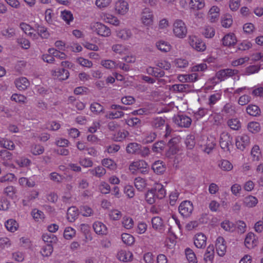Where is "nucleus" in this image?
<instances>
[{
	"mask_svg": "<svg viewBox=\"0 0 263 263\" xmlns=\"http://www.w3.org/2000/svg\"><path fill=\"white\" fill-rule=\"evenodd\" d=\"M156 46L157 48L163 52H167L170 51L171 49V45L163 40H160L156 43Z\"/></svg>",
	"mask_w": 263,
	"mask_h": 263,
	"instance_id": "nucleus-29",
	"label": "nucleus"
},
{
	"mask_svg": "<svg viewBox=\"0 0 263 263\" xmlns=\"http://www.w3.org/2000/svg\"><path fill=\"white\" fill-rule=\"evenodd\" d=\"M206 237L203 233L196 234L194 237L195 246L198 249L204 248L206 246Z\"/></svg>",
	"mask_w": 263,
	"mask_h": 263,
	"instance_id": "nucleus-14",
	"label": "nucleus"
},
{
	"mask_svg": "<svg viewBox=\"0 0 263 263\" xmlns=\"http://www.w3.org/2000/svg\"><path fill=\"white\" fill-rule=\"evenodd\" d=\"M43 241L48 243H55L57 237L52 233H45L42 236Z\"/></svg>",
	"mask_w": 263,
	"mask_h": 263,
	"instance_id": "nucleus-60",
	"label": "nucleus"
},
{
	"mask_svg": "<svg viewBox=\"0 0 263 263\" xmlns=\"http://www.w3.org/2000/svg\"><path fill=\"white\" fill-rule=\"evenodd\" d=\"M92 227L95 232L98 235H105L107 233L106 226L102 222L96 221Z\"/></svg>",
	"mask_w": 263,
	"mask_h": 263,
	"instance_id": "nucleus-19",
	"label": "nucleus"
},
{
	"mask_svg": "<svg viewBox=\"0 0 263 263\" xmlns=\"http://www.w3.org/2000/svg\"><path fill=\"white\" fill-rule=\"evenodd\" d=\"M214 256V247L213 245H210L206 249L204 255V260L205 263H212Z\"/></svg>",
	"mask_w": 263,
	"mask_h": 263,
	"instance_id": "nucleus-27",
	"label": "nucleus"
},
{
	"mask_svg": "<svg viewBox=\"0 0 263 263\" xmlns=\"http://www.w3.org/2000/svg\"><path fill=\"white\" fill-rule=\"evenodd\" d=\"M90 109L96 115H99L104 110V107L97 102H93L90 104Z\"/></svg>",
	"mask_w": 263,
	"mask_h": 263,
	"instance_id": "nucleus-47",
	"label": "nucleus"
},
{
	"mask_svg": "<svg viewBox=\"0 0 263 263\" xmlns=\"http://www.w3.org/2000/svg\"><path fill=\"white\" fill-rule=\"evenodd\" d=\"M53 252V248L51 245H47L41 249V254L43 257H49Z\"/></svg>",
	"mask_w": 263,
	"mask_h": 263,
	"instance_id": "nucleus-61",
	"label": "nucleus"
},
{
	"mask_svg": "<svg viewBox=\"0 0 263 263\" xmlns=\"http://www.w3.org/2000/svg\"><path fill=\"white\" fill-rule=\"evenodd\" d=\"M117 256L120 261L127 262L132 259L133 254L130 251L121 250L118 253Z\"/></svg>",
	"mask_w": 263,
	"mask_h": 263,
	"instance_id": "nucleus-25",
	"label": "nucleus"
},
{
	"mask_svg": "<svg viewBox=\"0 0 263 263\" xmlns=\"http://www.w3.org/2000/svg\"><path fill=\"white\" fill-rule=\"evenodd\" d=\"M101 18L105 22L117 26L120 24V21L113 15L109 13H102Z\"/></svg>",
	"mask_w": 263,
	"mask_h": 263,
	"instance_id": "nucleus-17",
	"label": "nucleus"
},
{
	"mask_svg": "<svg viewBox=\"0 0 263 263\" xmlns=\"http://www.w3.org/2000/svg\"><path fill=\"white\" fill-rule=\"evenodd\" d=\"M135 222L132 218L129 216H124L122 220V224L126 229H131L133 228Z\"/></svg>",
	"mask_w": 263,
	"mask_h": 263,
	"instance_id": "nucleus-45",
	"label": "nucleus"
},
{
	"mask_svg": "<svg viewBox=\"0 0 263 263\" xmlns=\"http://www.w3.org/2000/svg\"><path fill=\"white\" fill-rule=\"evenodd\" d=\"M88 172L93 176L101 178L106 174V171L104 167L99 165L93 168L88 170Z\"/></svg>",
	"mask_w": 263,
	"mask_h": 263,
	"instance_id": "nucleus-24",
	"label": "nucleus"
},
{
	"mask_svg": "<svg viewBox=\"0 0 263 263\" xmlns=\"http://www.w3.org/2000/svg\"><path fill=\"white\" fill-rule=\"evenodd\" d=\"M79 163L84 167H90L93 165V162L90 158H80Z\"/></svg>",
	"mask_w": 263,
	"mask_h": 263,
	"instance_id": "nucleus-63",
	"label": "nucleus"
},
{
	"mask_svg": "<svg viewBox=\"0 0 263 263\" xmlns=\"http://www.w3.org/2000/svg\"><path fill=\"white\" fill-rule=\"evenodd\" d=\"M111 50L116 54L123 55L126 54L128 51L127 47L122 44H116L111 46Z\"/></svg>",
	"mask_w": 263,
	"mask_h": 263,
	"instance_id": "nucleus-30",
	"label": "nucleus"
},
{
	"mask_svg": "<svg viewBox=\"0 0 263 263\" xmlns=\"http://www.w3.org/2000/svg\"><path fill=\"white\" fill-rule=\"evenodd\" d=\"M216 249L220 256H223L226 252L227 247L223 237H218L216 241Z\"/></svg>",
	"mask_w": 263,
	"mask_h": 263,
	"instance_id": "nucleus-15",
	"label": "nucleus"
},
{
	"mask_svg": "<svg viewBox=\"0 0 263 263\" xmlns=\"http://www.w3.org/2000/svg\"><path fill=\"white\" fill-rule=\"evenodd\" d=\"M171 90L175 92H186L191 89V86L185 84H176L173 85Z\"/></svg>",
	"mask_w": 263,
	"mask_h": 263,
	"instance_id": "nucleus-22",
	"label": "nucleus"
},
{
	"mask_svg": "<svg viewBox=\"0 0 263 263\" xmlns=\"http://www.w3.org/2000/svg\"><path fill=\"white\" fill-rule=\"evenodd\" d=\"M53 74L60 80H66L69 77L68 70L64 68L57 69L54 71Z\"/></svg>",
	"mask_w": 263,
	"mask_h": 263,
	"instance_id": "nucleus-40",
	"label": "nucleus"
},
{
	"mask_svg": "<svg viewBox=\"0 0 263 263\" xmlns=\"http://www.w3.org/2000/svg\"><path fill=\"white\" fill-rule=\"evenodd\" d=\"M221 227L226 231L228 232H233L235 230L234 223L227 220L221 223Z\"/></svg>",
	"mask_w": 263,
	"mask_h": 263,
	"instance_id": "nucleus-58",
	"label": "nucleus"
},
{
	"mask_svg": "<svg viewBox=\"0 0 263 263\" xmlns=\"http://www.w3.org/2000/svg\"><path fill=\"white\" fill-rule=\"evenodd\" d=\"M237 70L228 68L218 71L216 73V77L220 81H222L227 79L229 77L237 74Z\"/></svg>",
	"mask_w": 263,
	"mask_h": 263,
	"instance_id": "nucleus-10",
	"label": "nucleus"
},
{
	"mask_svg": "<svg viewBox=\"0 0 263 263\" xmlns=\"http://www.w3.org/2000/svg\"><path fill=\"white\" fill-rule=\"evenodd\" d=\"M15 84L20 90H25L29 87L30 83L26 78L21 77L15 80Z\"/></svg>",
	"mask_w": 263,
	"mask_h": 263,
	"instance_id": "nucleus-20",
	"label": "nucleus"
},
{
	"mask_svg": "<svg viewBox=\"0 0 263 263\" xmlns=\"http://www.w3.org/2000/svg\"><path fill=\"white\" fill-rule=\"evenodd\" d=\"M186 257L189 263H197V259L193 251L187 248L185 250Z\"/></svg>",
	"mask_w": 263,
	"mask_h": 263,
	"instance_id": "nucleus-43",
	"label": "nucleus"
},
{
	"mask_svg": "<svg viewBox=\"0 0 263 263\" xmlns=\"http://www.w3.org/2000/svg\"><path fill=\"white\" fill-rule=\"evenodd\" d=\"M189 43L190 45L197 51H203L206 49L205 44L201 39L196 36H190Z\"/></svg>",
	"mask_w": 263,
	"mask_h": 263,
	"instance_id": "nucleus-5",
	"label": "nucleus"
},
{
	"mask_svg": "<svg viewBox=\"0 0 263 263\" xmlns=\"http://www.w3.org/2000/svg\"><path fill=\"white\" fill-rule=\"evenodd\" d=\"M222 42L224 46H230L235 45L237 42V40L235 34L230 33L226 34L222 38Z\"/></svg>",
	"mask_w": 263,
	"mask_h": 263,
	"instance_id": "nucleus-21",
	"label": "nucleus"
},
{
	"mask_svg": "<svg viewBox=\"0 0 263 263\" xmlns=\"http://www.w3.org/2000/svg\"><path fill=\"white\" fill-rule=\"evenodd\" d=\"M153 190H154L156 197L158 199H162L166 195V191L164 186L160 183L156 184L154 189Z\"/></svg>",
	"mask_w": 263,
	"mask_h": 263,
	"instance_id": "nucleus-28",
	"label": "nucleus"
},
{
	"mask_svg": "<svg viewBox=\"0 0 263 263\" xmlns=\"http://www.w3.org/2000/svg\"><path fill=\"white\" fill-rule=\"evenodd\" d=\"M228 125L233 130H238L241 127V123L237 118L231 119L228 121Z\"/></svg>",
	"mask_w": 263,
	"mask_h": 263,
	"instance_id": "nucleus-53",
	"label": "nucleus"
},
{
	"mask_svg": "<svg viewBox=\"0 0 263 263\" xmlns=\"http://www.w3.org/2000/svg\"><path fill=\"white\" fill-rule=\"evenodd\" d=\"M124 113L121 110H115L114 111H107L105 114V118L108 119H115L122 117Z\"/></svg>",
	"mask_w": 263,
	"mask_h": 263,
	"instance_id": "nucleus-35",
	"label": "nucleus"
},
{
	"mask_svg": "<svg viewBox=\"0 0 263 263\" xmlns=\"http://www.w3.org/2000/svg\"><path fill=\"white\" fill-rule=\"evenodd\" d=\"M219 8L217 6H213L208 13V18L212 23L216 22L219 17Z\"/></svg>",
	"mask_w": 263,
	"mask_h": 263,
	"instance_id": "nucleus-23",
	"label": "nucleus"
},
{
	"mask_svg": "<svg viewBox=\"0 0 263 263\" xmlns=\"http://www.w3.org/2000/svg\"><path fill=\"white\" fill-rule=\"evenodd\" d=\"M221 112L223 114L232 116L235 114V108L234 105L231 103H226L223 107Z\"/></svg>",
	"mask_w": 263,
	"mask_h": 263,
	"instance_id": "nucleus-36",
	"label": "nucleus"
},
{
	"mask_svg": "<svg viewBox=\"0 0 263 263\" xmlns=\"http://www.w3.org/2000/svg\"><path fill=\"white\" fill-rule=\"evenodd\" d=\"M156 138V134L154 132H148L143 134L142 136V141L144 144L152 142Z\"/></svg>",
	"mask_w": 263,
	"mask_h": 263,
	"instance_id": "nucleus-41",
	"label": "nucleus"
},
{
	"mask_svg": "<svg viewBox=\"0 0 263 263\" xmlns=\"http://www.w3.org/2000/svg\"><path fill=\"white\" fill-rule=\"evenodd\" d=\"M100 64L106 69H116L117 62L111 60H102L100 62Z\"/></svg>",
	"mask_w": 263,
	"mask_h": 263,
	"instance_id": "nucleus-42",
	"label": "nucleus"
},
{
	"mask_svg": "<svg viewBox=\"0 0 263 263\" xmlns=\"http://www.w3.org/2000/svg\"><path fill=\"white\" fill-rule=\"evenodd\" d=\"M232 137L227 133H223L220 137L219 143L220 147L224 151H229L232 145Z\"/></svg>",
	"mask_w": 263,
	"mask_h": 263,
	"instance_id": "nucleus-11",
	"label": "nucleus"
},
{
	"mask_svg": "<svg viewBox=\"0 0 263 263\" xmlns=\"http://www.w3.org/2000/svg\"><path fill=\"white\" fill-rule=\"evenodd\" d=\"M173 32L175 37L184 39L187 33V27L185 23L180 19L175 20L173 24Z\"/></svg>",
	"mask_w": 263,
	"mask_h": 263,
	"instance_id": "nucleus-1",
	"label": "nucleus"
},
{
	"mask_svg": "<svg viewBox=\"0 0 263 263\" xmlns=\"http://www.w3.org/2000/svg\"><path fill=\"white\" fill-rule=\"evenodd\" d=\"M19 27L24 33L31 39L35 40L37 38V35L34 32L35 29L29 24L25 22H21L19 24Z\"/></svg>",
	"mask_w": 263,
	"mask_h": 263,
	"instance_id": "nucleus-13",
	"label": "nucleus"
},
{
	"mask_svg": "<svg viewBox=\"0 0 263 263\" xmlns=\"http://www.w3.org/2000/svg\"><path fill=\"white\" fill-rule=\"evenodd\" d=\"M140 147L141 145L137 143L132 142L127 145L126 151L127 153L130 154H138Z\"/></svg>",
	"mask_w": 263,
	"mask_h": 263,
	"instance_id": "nucleus-34",
	"label": "nucleus"
},
{
	"mask_svg": "<svg viewBox=\"0 0 263 263\" xmlns=\"http://www.w3.org/2000/svg\"><path fill=\"white\" fill-rule=\"evenodd\" d=\"M156 198L157 197L155 195V192L153 189L149 190L145 194V200L146 202L150 204L155 202Z\"/></svg>",
	"mask_w": 263,
	"mask_h": 263,
	"instance_id": "nucleus-57",
	"label": "nucleus"
},
{
	"mask_svg": "<svg viewBox=\"0 0 263 263\" xmlns=\"http://www.w3.org/2000/svg\"><path fill=\"white\" fill-rule=\"evenodd\" d=\"M249 131L253 134L258 133L260 130V126L258 122H251L248 124L247 126Z\"/></svg>",
	"mask_w": 263,
	"mask_h": 263,
	"instance_id": "nucleus-51",
	"label": "nucleus"
},
{
	"mask_svg": "<svg viewBox=\"0 0 263 263\" xmlns=\"http://www.w3.org/2000/svg\"><path fill=\"white\" fill-rule=\"evenodd\" d=\"M246 111L248 114L252 116H257L260 112L259 108L255 105H249L247 107Z\"/></svg>",
	"mask_w": 263,
	"mask_h": 263,
	"instance_id": "nucleus-52",
	"label": "nucleus"
},
{
	"mask_svg": "<svg viewBox=\"0 0 263 263\" xmlns=\"http://www.w3.org/2000/svg\"><path fill=\"white\" fill-rule=\"evenodd\" d=\"M251 156L253 161H259L261 158V151L258 145H254L251 152Z\"/></svg>",
	"mask_w": 263,
	"mask_h": 263,
	"instance_id": "nucleus-32",
	"label": "nucleus"
},
{
	"mask_svg": "<svg viewBox=\"0 0 263 263\" xmlns=\"http://www.w3.org/2000/svg\"><path fill=\"white\" fill-rule=\"evenodd\" d=\"M153 228L155 230H160L162 229L163 222L161 218L160 217H154L151 220Z\"/></svg>",
	"mask_w": 263,
	"mask_h": 263,
	"instance_id": "nucleus-49",
	"label": "nucleus"
},
{
	"mask_svg": "<svg viewBox=\"0 0 263 263\" xmlns=\"http://www.w3.org/2000/svg\"><path fill=\"white\" fill-rule=\"evenodd\" d=\"M101 164L103 167H106L110 170H115L117 168L115 162L109 158H104L102 160Z\"/></svg>",
	"mask_w": 263,
	"mask_h": 263,
	"instance_id": "nucleus-39",
	"label": "nucleus"
},
{
	"mask_svg": "<svg viewBox=\"0 0 263 263\" xmlns=\"http://www.w3.org/2000/svg\"><path fill=\"white\" fill-rule=\"evenodd\" d=\"M218 166L223 171L229 172L233 168V164L228 160H221L218 162Z\"/></svg>",
	"mask_w": 263,
	"mask_h": 263,
	"instance_id": "nucleus-38",
	"label": "nucleus"
},
{
	"mask_svg": "<svg viewBox=\"0 0 263 263\" xmlns=\"http://www.w3.org/2000/svg\"><path fill=\"white\" fill-rule=\"evenodd\" d=\"M0 146L11 151L13 150L15 147L13 142L7 139H0Z\"/></svg>",
	"mask_w": 263,
	"mask_h": 263,
	"instance_id": "nucleus-46",
	"label": "nucleus"
},
{
	"mask_svg": "<svg viewBox=\"0 0 263 263\" xmlns=\"http://www.w3.org/2000/svg\"><path fill=\"white\" fill-rule=\"evenodd\" d=\"M190 6L192 9H201L204 6V2L203 0H191Z\"/></svg>",
	"mask_w": 263,
	"mask_h": 263,
	"instance_id": "nucleus-48",
	"label": "nucleus"
},
{
	"mask_svg": "<svg viewBox=\"0 0 263 263\" xmlns=\"http://www.w3.org/2000/svg\"><path fill=\"white\" fill-rule=\"evenodd\" d=\"M250 143V137L247 135L242 134L236 138V146L241 151H243Z\"/></svg>",
	"mask_w": 263,
	"mask_h": 263,
	"instance_id": "nucleus-12",
	"label": "nucleus"
},
{
	"mask_svg": "<svg viewBox=\"0 0 263 263\" xmlns=\"http://www.w3.org/2000/svg\"><path fill=\"white\" fill-rule=\"evenodd\" d=\"M78 210L75 206L69 208L67 210V218L69 221L73 222L78 216Z\"/></svg>",
	"mask_w": 263,
	"mask_h": 263,
	"instance_id": "nucleus-31",
	"label": "nucleus"
},
{
	"mask_svg": "<svg viewBox=\"0 0 263 263\" xmlns=\"http://www.w3.org/2000/svg\"><path fill=\"white\" fill-rule=\"evenodd\" d=\"M258 199L255 196L249 195L244 198L243 204L249 208L255 206L258 203Z\"/></svg>",
	"mask_w": 263,
	"mask_h": 263,
	"instance_id": "nucleus-26",
	"label": "nucleus"
},
{
	"mask_svg": "<svg viewBox=\"0 0 263 263\" xmlns=\"http://www.w3.org/2000/svg\"><path fill=\"white\" fill-rule=\"evenodd\" d=\"M1 34L6 38L10 39L13 37L15 35V30L13 28H8L1 31Z\"/></svg>",
	"mask_w": 263,
	"mask_h": 263,
	"instance_id": "nucleus-62",
	"label": "nucleus"
},
{
	"mask_svg": "<svg viewBox=\"0 0 263 263\" xmlns=\"http://www.w3.org/2000/svg\"><path fill=\"white\" fill-rule=\"evenodd\" d=\"M61 17L67 24H69L73 20L72 13L68 10L61 11Z\"/></svg>",
	"mask_w": 263,
	"mask_h": 263,
	"instance_id": "nucleus-50",
	"label": "nucleus"
},
{
	"mask_svg": "<svg viewBox=\"0 0 263 263\" xmlns=\"http://www.w3.org/2000/svg\"><path fill=\"white\" fill-rule=\"evenodd\" d=\"M116 33L117 37L122 41H127L133 36L131 30L127 28L117 30Z\"/></svg>",
	"mask_w": 263,
	"mask_h": 263,
	"instance_id": "nucleus-16",
	"label": "nucleus"
},
{
	"mask_svg": "<svg viewBox=\"0 0 263 263\" xmlns=\"http://www.w3.org/2000/svg\"><path fill=\"white\" fill-rule=\"evenodd\" d=\"M129 170L132 173L139 171L142 174H146L148 172L147 163L143 160H138L132 162L129 165Z\"/></svg>",
	"mask_w": 263,
	"mask_h": 263,
	"instance_id": "nucleus-4",
	"label": "nucleus"
},
{
	"mask_svg": "<svg viewBox=\"0 0 263 263\" xmlns=\"http://www.w3.org/2000/svg\"><path fill=\"white\" fill-rule=\"evenodd\" d=\"M152 169L154 170V172L159 174L163 173L165 171V167L163 164V162L157 161L152 165Z\"/></svg>",
	"mask_w": 263,
	"mask_h": 263,
	"instance_id": "nucleus-44",
	"label": "nucleus"
},
{
	"mask_svg": "<svg viewBox=\"0 0 263 263\" xmlns=\"http://www.w3.org/2000/svg\"><path fill=\"white\" fill-rule=\"evenodd\" d=\"M179 211L183 217H188L193 211V205L190 201H184L181 203L179 206Z\"/></svg>",
	"mask_w": 263,
	"mask_h": 263,
	"instance_id": "nucleus-9",
	"label": "nucleus"
},
{
	"mask_svg": "<svg viewBox=\"0 0 263 263\" xmlns=\"http://www.w3.org/2000/svg\"><path fill=\"white\" fill-rule=\"evenodd\" d=\"M174 122L178 126L187 128L192 123V119L185 115H179L173 118Z\"/></svg>",
	"mask_w": 263,
	"mask_h": 263,
	"instance_id": "nucleus-7",
	"label": "nucleus"
},
{
	"mask_svg": "<svg viewBox=\"0 0 263 263\" xmlns=\"http://www.w3.org/2000/svg\"><path fill=\"white\" fill-rule=\"evenodd\" d=\"M76 235V230L71 227H67L64 232V237L66 239H71Z\"/></svg>",
	"mask_w": 263,
	"mask_h": 263,
	"instance_id": "nucleus-64",
	"label": "nucleus"
},
{
	"mask_svg": "<svg viewBox=\"0 0 263 263\" xmlns=\"http://www.w3.org/2000/svg\"><path fill=\"white\" fill-rule=\"evenodd\" d=\"M36 30L37 31V36L40 35L42 38L47 39L49 36V33L47 30V28L44 26H37Z\"/></svg>",
	"mask_w": 263,
	"mask_h": 263,
	"instance_id": "nucleus-59",
	"label": "nucleus"
},
{
	"mask_svg": "<svg viewBox=\"0 0 263 263\" xmlns=\"http://www.w3.org/2000/svg\"><path fill=\"white\" fill-rule=\"evenodd\" d=\"M92 27L98 34L102 36H109L111 34L110 29L101 23H95Z\"/></svg>",
	"mask_w": 263,
	"mask_h": 263,
	"instance_id": "nucleus-8",
	"label": "nucleus"
},
{
	"mask_svg": "<svg viewBox=\"0 0 263 263\" xmlns=\"http://www.w3.org/2000/svg\"><path fill=\"white\" fill-rule=\"evenodd\" d=\"M257 243V238L253 233H249L247 235L245 240V245L249 249H251L256 246Z\"/></svg>",
	"mask_w": 263,
	"mask_h": 263,
	"instance_id": "nucleus-18",
	"label": "nucleus"
},
{
	"mask_svg": "<svg viewBox=\"0 0 263 263\" xmlns=\"http://www.w3.org/2000/svg\"><path fill=\"white\" fill-rule=\"evenodd\" d=\"M199 144L204 152L209 154L215 146L216 140L213 136H204L199 141Z\"/></svg>",
	"mask_w": 263,
	"mask_h": 263,
	"instance_id": "nucleus-3",
	"label": "nucleus"
},
{
	"mask_svg": "<svg viewBox=\"0 0 263 263\" xmlns=\"http://www.w3.org/2000/svg\"><path fill=\"white\" fill-rule=\"evenodd\" d=\"M115 12L120 15H124L129 11V5L124 0H118L115 4Z\"/></svg>",
	"mask_w": 263,
	"mask_h": 263,
	"instance_id": "nucleus-6",
	"label": "nucleus"
},
{
	"mask_svg": "<svg viewBox=\"0 0 263 263\" xmlns=\"http://www.w3.org/2000/svg\"><path fill=\"white\" fill-rule=\"evenodd\" d=\"M128 135L129 133L126 130H119L117 133L113 135L112 139L115 141L121 142L125 139Z\"/></svg>",
	"mask_w": 263,
	"mask_h": 263,
	"instance_id": "nucleus-37",
	"label": "nucleus"
},
{
	"mask_svg": "<svg viewBox=\"0 0 263 263\" xmlns=\"http://www.w3.org/2000/svg\"><path fill=\"white\" fill-rule=\"evenodd\" d=\"M5 226L7 230L11 232H15L18 228V223L12 219H8L6 221Z\"/></svg>",
	"mask_w": 263,
	"mask_h": 263,
	"instance_id": "nucleus-33",
	"label": "nucleus"
},
{
	"mask_svg": "<svg viewBox=\"0 0 263 263\" xmlns=\"http://www.w3.org/2000/svg\"><path fill=\"white\" fill-rule=\"evenodd\" d=\"M80 213L85 217H89L93 215V211L87 205H83L80 208Z\"/></svg>",
	"mask_w": 263,
	"mask_h": 263,
	"instance_id": "nucleus-55",
	"label": "nucleus"
},
{
	"mask_svg": "<svg viewBox=\"0 0 263 263\" xmlns=\"http://www.w3.org/2000/svg\"><path fill=\"white\" fill-rule=\"evenodd\" d=\"M134 184L136 189L139 191H142L146 185L145 180L141 177L136 178L134 180Z\"/></svg>",
	"mask_w": 263,
	"mask_h": 263,
	"instance_id": "nucleus-54",
	"label": "nucleus"
},
{
	"mask_svg": "<svg viewBox=\"0 0 263 263\" xmlns=\"http://www.w3.org/2000/svg\"><path fill=\"white\" fill-rule=\"evenodd\" d=\"M140 21L142 24L147 28L153 26L154 21L153 11L148 8L143 9L141 12Z\"/></svg>",
	"mask_w": 263,
	"mask_h": 263,
	"instance_id": "nucleus-2",
	"label": "nucleus"
},
{
	"mask_svg": "<svg viewBox=\"0 0 263 263\" xmlns=\"http://www.w3.org/2000/svg\"><path fill=\"white\" fill-rule=\"evenodd\" d=\"M121 239L123 242L127 245L130 246L135 241L134 237L128 233H123L121 235Z\"/></svg>",
	"mask_w": 263,
	"mask_h": 263,
	"instance_id": "nucleus-56",
	"label": "nucleus"
}]
</instances>
